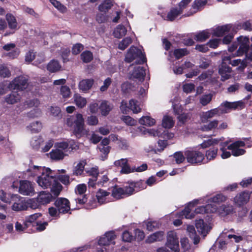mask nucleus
<instances>
[{"mask_svg":"<svg viewBox=\"0 0 252 252\" xmlns=\"http://www.w3.org/2000/svg\"><path fill=\"white\" fill-rule=\"evenodd\" d=\"M174 121L172 117L165 116L162 119V126L164 128H170L173 127L174 125Z\"/></svg>","mask_w":252,"mask_h":252,"instance_id":"3c124183","label":"nucleus"},{"mask_svg":"<svg viewBox=\"0 0 252 252\" xmlns=\"http://www.w3.org/2000/svg\"><path fill=\"white\" fill-rule=\"evenodd\" d=\"M233 210V208L232 205H223L220 207V208H217V211L221 216H225L228 214L232 213Z\"/></svg>","mask_w":252,"mask_h":252,"instance_id":"e433bc0d","label":"nucleus"},{"mask_svg":"<svg viewBox=\"0 0 252 252\" xmlns=\"http://www.w3.org/2000/svg\"><path fill=\"white\" fill-rule=\"evenodd\" d=\"M139 129L141 132V134L145 135L148 134L150 136H160L161 135V132L158 129L155 130L154 129H147L144 127H139Z\"/></svg>","mask_w":252,"mask_h":252,"instance_id":"72a5a7b5","label":"nucleus"},{"mask_svg":"<svg viewBox=\"0 0 252 252\" xmlns=\"http://www.w3.org/2000/svg\"><path fill=\"white\" fill-rule=\"evenodd\" d=\"M11 76V72L9 69L4 64H0V76L3 78L9 77Z\"/></svg>","mask_w":252,"mask_h":252,"instance_id":"5fc2aeb1","label":"nucleus"},{"mask_svg":"<svg viewBox=\"0 0 252 252\" xmlns=\"http://www.w3.org/2000/svg\"><path fill=\"white\" fill-rule=\"evenodd\" d=\"M39 203L37 201V199H34L33 198L29 199L25 201V206L26 207V210L30 208L32 209H35L38 208Z\"/></svg>","mask_w":252,"mask_h":252,"instance_id":"864d4df0","label":"nucleus"},{"mask_svg":"<svg viewBox=\"0 0 252 252\" xmlns=\"http://www.w3.org/2000/svg\"><path fill=\"white\" fill-rule=\"evenodd\" d=\"M21 97L17 92H12L4 97L5 102L8 104H14L20 101Z\"/></svg>","mask_w":252,"mask_h":252,"instance_id":"412c9836","label":"nucleus"},{"mask_svg":"<svg viewBox=\"0 0 252 252\" xmlns=\"http://www.w3.org/2000/svg\"><path fill=\"white\" fill-rule=\"evenodd\" d=\"M42 127V124L38 121L33 122L31 123L28 126V128L32 132H38L40 131Z\"/></svg>","mask_w":252,"mask_h":252,"instance_id":"8fccbe9b","label":"nucleus"},{"mask_svg":"<svg viewBox=\"0 0 252 252\" xmlns=\"http://www.w3.org/2000/svg\"><path fill=\"white\" fill-rule=\"evenodd\" d=\"M56 174L55 171L51 170L50 168H46L43 169L42 174L38 176L36 182L38 186L42 188L48 189L51 186L52 182L56 179Z\"/></svg>","mask_w":252,"mask_h":252,"instance_id":"20e7f679","label":"nucleus"},{"mask_svg":"<svg viewBox=\"0 0 252 252\" xmlns=\"http://www.w3.org/2000/svg\"><path fill=\"white\" fill-rule=\"evenodd\" d=\"M238 46L239 49L237 52V56H240L244 53H246V58L243 60L236 59L231 60V57L230 56V60H226L229 63L233 66L240 65L237 68L238 70L243 71L246 67L248 62L252 61V44L249 47V39L247 37L240 36L237 38V42L233 43L232 45L229 47L228 50L230 52H233L236 49Z\"/></svg>","mask_w":252,"mask_h":252,"instance_id":"f257e3e1","label":"nucleus"},{"mask_svg":"<svg viewBox=\"0 0 252 252\" xmlns=\"http://www.w3.org/2000/svg\"><path fill=\"white\" fill-rule=\"evenodd\" d=\"M132 42L130 37H126L121 40L118 44V48L120 50H125Z\"/></svg>","mask_w":252,"mask_h":252,"instance_id":"37998d69","label":"nucleus"},{"mask_svg":"<svg viewBox=\"0 0 252 252\" xmlns=\"http://www.w3.org/2000/svg\"><path fill=\"white\" fill-rule=\"evenodd\" d=\"M46 68L49 72L54 73L60 71L62 65L58 61L52 60L47 64Z\"/></svg>","mask_w":252,"mask_h":252,"instance_id":"7c9ffc66","label":"nucleus"},{"mask_svg":"<svg viewBox=\"0 0 252 252\" xmlns=\"http://www.w3.org/2000/svg\"><path fill=\"white\" fill-rule=\"evenodd\" d=\"M15 194L6 193L3 190H0V199L6 203H11V197Z\"/></svg>","mask_w":252,"mask_h":252,"instance_id":"603ef678","label":"nucleus"},{"mask_svg":"<svg viewBox=\"0 0 252 252\" xmlns=\"http://www.w3.org/2000/svg\"><path fill=\"white\" fill-rule=\"evenodd\" d=\"M131 188H128V185H126L123 188L115 187L112 190L111 195L115 198L119 199L131 195Z\"/></svg>","mask_w":252,"mask_h":252,"instance_id":"f8f14e48","label":"nucleus"},{"mask_svg":"<svg viewBox=\"0 0 252 252\" xmlns=\"http://www.w3.org/2000/svg\"><path fill=\"white\" fill-rule=\"evenodd\" d=\"M99 108L101 114L103 116L108 115L110 111L109 105L108 104V102L105 101H103L101 102Z\"/></svg>","mask_w":252,"mask_h":252,"instance_id":"680f3d73","label":"nucleus"},{"mask_svg":"<svg viewBox=\"0 0 252 252\" xmlns=\"http://www.w3.org/2000/svg\"><path fill=\"white\" fill-rule=\"evenodd\" d=\"M11 203H13L11 209L13 211H20L26 210L25 201H24L23 198L17 194H15L12 196Z\"/></svg>","mask_w":252,"mask_h":252,"instance_id":"dca6fc26","label":"nucleus"},{"mask_svg":"<svg viewBox=\"0 0 252 252\" xmlns=\"http://www.w3.org/2000/svg\"><path fill=\"white\" fill-rule=\"evenodd\" d=\"M127 32L126 28L122 25H119L113 32L114 36L120 38L125 36Z\"/></svg>","mask_w":252,"mask_h":252,"instance_id":"58836bf2","label":"nucleus"},{"mask_svg":"<svg viewBox=\"0 0 252 252\" xmlns=\"http://www.w3.org/2000/svg\"><path fill=\"white\" fill-rule=\"evenodd\" d=\"M188 54L189 52L186 48L177 49L174 51V55L177 59H179Z\"/></svg>","mask_w":252,"mask_h":252,"instance_id":"052dcab7","label":"nucleus"},{"mask_svg":"<svg viewBox=\"0 0 252 252\" xmlns=\"http://www.w3.org/2000/svg\"><path fill=\"white\" fill-rule=\"evenodd\" d=\"M54 198L49 192L46 191H40L36 197L37 201L39 204L45 205L52 201Z\"/></svg>","mask_w":252,"mask_h":252,"instance_id":"a211bd4d","label":"nucleus"},{"mask_svg":"<svg viewBox=\"0 0 252 252\" xmlns=\"http://www.w3.org/2000/svg\"><path fill=\"white\" fill-rule=\"evenodd\" d=\"M207 1L206 0H196L194 1L192 7L197 10H199L206 5Z\"/></svg>","mask_w":252,"mask_h":252,"instance_id":"338daca9","label":"nucleus"},{"mask_svg":"<svg viewBox=\"0 0 252 252\" xmlns=\"http://www.w3.org/2000/svg\"><path fill=\"white\" fill-rule=\"evenodd\" d=\"M139 122L142 125L151 126L155 124L156 121L150 116H143L139 119Z\"/></svg>","mask_w":252,"mask_h":252,"instance_id":"a19ab883","label":"nucleus"},{"mask_svg":"<svg viewBox=\"0 0 252 252\" xmlns=\"http://www.w3.org/2000/svg\"><path fill=\"white\" fill-rule=\"evenodd\" d=\"M216 212H217V207L209 204L206 206H199L195 210L196 214L212 213Z\"/></svg>","mask_w":252,"mask_h":252,"instance_id":"bb28decb","label":"nucleus"},{"mask_svg":"<svg viewBox=\"0 0 252 252\" xmlns=\"http://www.w3.org/2000/svg\"><path fill=\"white\" fill-rule=\"evenodd\" d=\"M34 184L29 181L21 180L20 181L19 192L22 195L32 196L35 192Z\"/></svg>","mask_w":252,"mask_h":252,"instance_id":"9d476101","label":"nucleus"},{"mask_svg":"<svg viewBox=\"0 0 252 252\" xmlns=\"http://www.w3.org/2000/svg\"><path fill=\"white\" fill-rule=\"evenodd\" d=\"M6 19L8 23L9 27L11 29H16L17 27V23L15 18L11 14H7Z\"/></svg>","mask_w":252,"mask_h":252,"instance_id":"de8ad7c7","label":"nucleus"},{"mask_svg":"<svg viewBox=\"0 0 252 252\" xmlns=\"http://www.w3.org/2000/svg\"><path fill=\"white\" fill-rule=\"evenodd\" d=\"M43 142V139L42 138L39 136H35L33 137L31 141V145L33 148L37 149L39 148V146Z\"/></svg>","mask_w":252,"mask_h":252,"instance_id":"6e6d98bb","label":"nucleus"},{"mask_svg":"<svg viewBox=\"0 0 252 252\" xmlns=\"http://www.w3.org/2000/svg\"><path fill=\"white\" fill-rule=\"evenodd\" d=\"M164 236L163 231H158L148 236L146 242L147 243H152L157 241H161L164 239Z\"/></svg>","mask_w":252,"mask_h":252,"instance_id":"c85d7f7f","label":"nucleus"},{"mask_svg":"<svg viewBox=\"0 0 252 252\" xmlns=\"http://www.w3.org/2000/svg\"><path fill=\"white\" fill-rule=\"evenodd\" d=\"M218 149L217 148L212 147L210 148L206 152L205 157L206 159L204 158L205 163L209 161L213 160L217 156L218 154Z\"/></svg>","mask_w":252,"mask_h":252,"instance_id":"4c0bfd02","label":"nucleus"},{"mask_svg":"<svg viewBox=\"0 0 252 252\" xmlns=\"http://www.w3.org/2000/svg\"><path fill=\"white\" fill-rule=\"evenodd\" d=\"M120 109L124 114H127L129 110H132L134 113H138L141 110L138 101L133 99L129 100L128 106L126 101L123 100L121 102Z\"/></svg>","mask_w":252,"mask_h":252,"instance_id":"9b49d317","label":"nucleus"},{"mask_svg":"<svg viewBox=\"0 0 252 252\" xmlns=\"http://www.w3.org/2000/svg\"><path fill=\"white\" fill-rule=\"evenodd\" d=\"M28 86V79L24 76H19L15 78L8 84V88L10 90L23 91Z\"/></svg>","mask_w":252,"mask_h":252,"instance_id":"1a4fd4ad","label":"nucleus"},{"mask_svg":"<svg viewBox=\"0 0 252 252\" xmlns=\"http://www.w3.org/2000/svg\"><path fill=\"white\" fill-rule=\"evenodd\" d=\"M49 188H50V193L54 198L60 195L63 188L62 185L57 181L56 179L52 182L51 186Z\"/></svg>","mask_w":252,"mask_h":252,"instance_id":"4be33fe9","label":"nucleus"},{"mask_svg":"<svg viewBox=\"0 0 252 252\" xmlns=\"http://www.w3.org/2000/svg\"><path fill=\"white\" fill-rule=\"evenodd\" d=\"M211 33L209 30H204L197 33L194 38L197 41L203 42L210 36Z\"/></svg>","mask_w":252,"mask_h":252,"instance_id":"473e14b6","label":"nucleus"},{"mask_svg":"<svg viewBox=\"0 0 252 252\" xmlns=\"http://www.w3.org/2000/svg\"><path fill=\"white\" fill-rule=\"evenodd\" d=\"M183 10L182 8H173L171 9L166 16V20L170 21H174L179 15L181 14Z\"/></svg>","mask_w":252,"mask_h":252,"instance_id":"2f4dec72","label":"nucleus"},{"mask_svg":"<svg viewBox=\"0 0 252 252\" xmlns=\"http://www.w3.org/2000/svg\"><path fill=\"white\" fill-rule=\"evenodd\" d=\"M60 92L62 97L64 99L69 98L71 95V90L67 86H62L60 88Z\"/></svg>","mask_w":252,"mask_h":252,"instance_id":"09e8293b","label":"nucleus"},{"mask_svg":"<svg viewBox=\"0 0 252 252\" xmlns=\"http://www.w3.org/2000/svg\"><path fill=\"white\" fill-rule=\"evenodd\" d=\"M82 60L84 63L90 62L93 59V54L88 51L83 52L81 55Z\"/></svg>","mask_w":252,"mask_h":252,"instance_id":"4d7b16f0","label":"nucleus"},{"mask_svg":"<svg viewBox=\"0 0 252 252\" xmlns=\"http://www.w3.org/2000/svg\"><path fill=\"white\" fill-rule=\"evenodd\" d=\"M50 158L54 160L63 159L67 155L60 149L55 148L49 153Z\"/></svg>","mask_w":252,"mask_h":252,"instance_id":"c756f323","label":"nucleus"},{"mask_svg":"<svg viewBox=\"0 0 252 252\" xmlns=\"http://www.w3.org/2000/svg\"><path fill=\"white\" fill-rule=\"evenodd\" d=\"M94 80L92 79H83L79 83L78 87L80 91L87 93L92 87Z\"/></svg>","mask_w":252,"mask_h":252,"instance_id":"393cba45","label":"nucleus"},{"mask_svg":"<svg viewBox=\"0 0 252 252\" xmlns=\"http://www.w3.org/2000/svg\"><path fill=\"white\" fill-rule=\"evenodd\" d=\"M243 105L244 102L242 101L232 102L225 101L221 103L218 107L203 112L200 115V120L203 123H207L209 119L227 113L230 110H235L238 107H242Z\"/></svg>","mask_w":252,"mask_h":252,"instance_id":"f03ea898","label":"nucleus"},{"mask_svg":"<svg viewBox=\"0 0 252 252\" xmlns=\"http://www.w3.org/2000/svg\"><path fill=\"white\" fill-rule=\"evenodd\" d=\"M66 124L73 127V132L77 138L87 135L89 131L85 128L84 119L81 114L77 113L75 117L70 116L66 120Z\"/></svg>","mask_w":252,"mask_h":252,"instance_id":"7ed1b4c3","label":"nucleus"},{"mask_svg":"<svg viewBox=\"0 0 252 252\" xmlns=\"http://www.w3.org/2000/svg\"><path fill=\"white\" fill-rule=\"evenodd\" d=\"M110 143V140L108 138H104L101 142V147H100V151L101 153H103L105 157L107 156L110 152L109 146H108Z\"/></svg>","mask_w":252,"mask_h":252,"instance_id":"ea45409f","label":"nucleus"},{"mask_svg":"<svg viewBox=\"0 0 252 252\" xmlns=\"http://www.w3.org/2000/svg\"><path fill=\"white\" fill-rule=\"evenodd\" d=\"M176 162L180 164L184 162L185 157L182 152H177L173 155Z\"/></svg>","mask_w":252,"mask_h":252,"instance_id":"0e129e2a","label":"nucleus"},{"mask_svg":"<svg viewBox=\"0 0 252 252\" xmlns=\"http://www.w3.org/2000/svg\"><path fill=\"white\" fill-rule=\"evenodd\" d=\"M166 246L170 249L167 250L166 248L161 247L157 249V252H179V245L178 238L176 233L172 231L167 233Z\"/></svg>","mask_w":252,"mask_h":252,"instance_id":"423d86ee","label":"nucleus"},{"mask_svg":"<svg viewBox=\"0 0 252 252\" xmlns=\"http://www.w3.org/2000/svg\"><path fill=\"white\" fill-rule=\"evenodd\" d=\"M192 204V203H190L189 205L186 207L182 211V216H185L186 219H191L194 218V214L193 213L190 214L191 209L190 206Z\"/></svg>","mask_w":252,"mask_h":252,"instance_id":"e2e57ef3","label":"nucleus"},{"mask_svg":"<svg viewBox=\"0 0 252 252\" xmlns=\"http://www.w3.org/2000/svg\"><path fill=\"white\" fill-rule=\"evenodd\" d=\"M219 121L214 120L210 121L208 124L202 126V130L205 131H208L218 128Z\"/></svg>","mask_w":252,"mask_h":252,"instance_id":"79ce46f5","label":"nucleus"},{"mask_svg":"<svg viewBox=\"0 0 252 252\" xmlns=\"http://www.w3.org/2000/svg\"><path fill=\"white\" fill-rule=\"evenodd\" d=\"M185 156H186L187 161L189 163H205L204 154L199 151L187 150L185 152Z\"/></svg>","mask_w":252,"mask_h":252,"instance_id":"0eeeda50","label":"nucleus"},{"mask_svg":"<svg viewBox=\"0 0 252 252\" xmlns=\"http://www.w3.org/2000/svg\"><path fill=\"white\" fill-rule=\"evenodd\" d=\"M109 192L103 189H99L96 193V197L99 205H101L106 202L107 197L109 196Z\"/></svg>","mask_w":252,"mask_h":252,"instance_id":"f704fd0d","label":"nucleus"},{"mask_svg":"<svg viewBox=\"0 0 252 252\" xmlns=\"http://www.w3.org/2000/svg\"><path fill=\"white\" fill-rule=\"evenodd\" d=\"M128 188H130L132 189L131 194L134 192H137L141 189H143L146 188L145 184L143 185V182H130L128 183Z\"/></svg>","mask_w":252,"mask_h":252,"instance_id":"c9c22d12","label":"nucleus"},{"mask_svg":"<svg viewBox=\"0 0 252 252\" xmlns=\"http://www.w3.org/2000/svg\"><path fill=\"white\" fill-rule=\"evenodd\" d=\"M195 226L198 232L203 236H206L210 229L209 226L205 223L202 219L196 220Z\"/></svg>","mask_w":252,"mask_h":252,"instance_id":"5701e85b","label":"nucleus"},{"mask_svg":"<svg viewBox=\"0 0 252 252\" xmlns=\"http://www.w3.org/2000/svg\"><path fill=\"white\" fill-rule=\"evenodd\" d=\"M85 164L86 162L85 161L82 160L80 161L74 167L73 174L77 176L82 175L84 172Z\"/></svg>","mask_w":252,"mask_h":252,"instance_id":"a18cd8bd","label":"nucleus"},{"mask_svg":"<svg viewBox=\"0 0 252 252\" xmlns=\"http://www.w3.org/2000/svg\"><path fill=\"white\" fill-rule=\"evenodd\" d=\"M99 10L103 13H106L110 9V0H104L98 6Z\"/></svg>","mask_w":252,"mask_h":252,"instance_id":"49530a36","label":"nucleus"},{"mask_svg":"<svg viewBox=\"0 0 252 252\" xmlns=\"http://www.w3.org/2000/svg\"><path fill=\"white\" fill-rule=\"evenodd\" d=\"M245 142L243 141H237L227 147V149L231 150L232 155L234 156H239L243 155L245 153V150L240 149V147L245 146Z\"/></svg>","mask_w":252,"mask_h":252,"instance_id":"2eb2a0df","label":"nucleus"},{"mask_svg":"<svg viewBox=\"0 0 252 252\" xmlns=\"http://www.w3.org/2000/svg\"><path fill=\"white\" fill-rule=\"evenodd\" d=\"M232 28L230 25H226L219 26L213 30V34L215 36L220 37L228 33Z\"/></svg>","mask_w":252,"mask_h":252,"instance_id":"b1692460","label":"nucleus"},{"mask_svg":"<svg viewBox=\"0 0 252 252\" xmlns=\"http://www.w3.org/2000/svg\"><path fill=\"white\" fill-rule=\"evenodd\" d=\"M125 61L128 63L135 61L136 64H141L146 62V59L141 49L132 46L126 54Z\"/></svg>","mask_w":252,"mask_h":252,"instance_id":"39448f33","label":"nucleus"},{"mask_svg":"<svg viewBox=\"0 0 252 252\" xmlns=\"http://www.w3.org/2000/svg\"><path fill=\"white\" fill-rule=\"evenodd\" d=\"M226 200V197L221 193L217 194L210 199V202L217 203L224 202Z\"/></svg>","mask_w":252,"mask_h":252,"instance_id":"bf43d9fd","label":"nucleus"},{"mask_svg":"<svg viewBox=\"0 0 252 252\" xmlns=\"http://www.w3.org/2000/svg\"><path fill=\"white\" fill-rule=\"evenodd\" d=\"M55 205L57 208L59 213L65 214L70 210L69 201L65 198H59L55 202Z\"/></svg>","mask_w":252,"mask_h":252,"instance_id":"ddd939ff","label":"nucleus"},{"mask_svg":"<svg viewBox=\"0 0 252 252\" xmlns=\"http://www.w3.org/2000/svg\"><path fill=\"white\" fill-rule=\"evenodd\" d=\"M250 197V195L248 192L243 191L234 198V202L236 205L241 206L248 202Z\"/></svg>","mask_w":252,"mask_h":252,"instance_id":"6ab92c4d","label":"nucleus"},{"mask_svg":"<svg viewBox=\"0 0 252 252\" xmlns=\"http://www.w3.org/2000/svg\"><path fill=\"white\" fill-rule=\"evenodd\" d=\"M145 74V69L140 65L133 67L132 71L129 72L130 79H137L139 81H142L144 80Z\"/></svg>","mask_w":252,"mask_h":252,"instance_id":"f3484780","label":"nucleus"},{"mask_svg":"<svg viewBox=\"0 0 252 252\" xmlns=\"http://www.w3.org/2000/svg\"><path fill=\"white\" fill-rule=\"evenodd\" d=\"M55 148L59 149L63 151L68 147V143L67 141H61L57 142L55 144Z\"/></svg>","mask_w":252,"mask_h":252,"instance_id":"774afa93","label":"nucleus"},{"mask_svg":"<svg viewBox=\"0 0 252 252\" xmlns=\"http://www.w3.org/2000/svg\"><path fill=\"white\" fill-rule=\"evenodd\" d=\"M112 146L117 148L126 150L127 148V143L126 140L119 137L118 135L111 134Z\"/></svg>","mask_w":252,"mask_h":252,"instance_id":"aec40b11","label":"nucleus"},{"mask_svg":"<svg viewBox=\"0 0 252 252\" xmlns=\"http://www.w3.org/2000/svg\"><path fill=\"white\" fill-rule=\"evenodd\" d=\"M46 168L42 166H31L27 170V173L29 177H34L36 176H39L42 174L43 169H45Z\"/></svg>","mask_w":252,"mask_h":252,"instance_id":"a878e982","label":"nucleus"},{"mask_svg":"<svg viewBox=\"0 0 252 252\" xmlns=\"http://www.w3.org/2000/svg\"><path fill=\"white\" fill-rule=\"evenodd\" d=\"M73 98L74 103L79 108H83L87 103V99L78 93L74 94Z\"/></svg>","mask_w":252,"mask_h":252,"instance_id":"cd10ccee","label":"nucleus"},{"mask_svg":"<svg viewBox=\"0 0 252 252\" xmlns=\"http://www.w3.org/2000/svg\"><path fill=\"white\" fill-rule=\"evenodd\" d=\"M87 190V186L84 184H81L77 185L75 189V192L77 195H80V197L75 199L76 203L80 204H83L86 202L87 198L86 195L84 193Z\"/></svg>","mask_w":252,"mask_h":252,"instance_id":"4468645a","label":"nucleus"},{"mask_svg":"<svg viewBox=\"0 0 252 252\" xmlns=\"http://www.w3.org/2000/svg\"><path fill=\"white\" fill-rule=\"evenodd\" d=\"M110 243V232L108 231L104 235L100 237L98 241L99 246H106L109 245Z\"/></svg>","mask_w":252,"mask_h":252,"instance_id":"c03bdc74","label":"nucleus"},{"mask_svg":"<svg viewBox=\"0 0 252 252\" xmlns=\"http://www.w3.org/2000/svg\"><path fill=\"white\" fill-rule=\"evenodd\" d=\"M109 177L108 174L102 175L97 183L98 186H106L109 184Z\"/></svg>","mask_w":252,"mask_h":252,"instance_id":"69168bd1","label":"nucleus"},{"mask_svg":"<svg viewBox=\"0 0 252 252\" xmlns=\"http://www.w3.org/2000/svg\"><path fill=\"white\" fill-rule=\"evenodd\" d=\"M213 95L211 94H204L200 98V102L203 106H206L209 104L212 99Z\"/></svg>","mask_w":252,"mask_h":252,"instance_id":"13d9d810","label":"nucleus"},{"mask_svg":"<svg viewBox=\"0 0 252 252\" xmlns=\"http://www.w3.org/2000/svg\"><path fill=\"white\" fill-rule=\"evenodd\" d=\"M226 60H230V56H223L222 63L219 66V73L221 76V80L225 81L231 77V68L227 64Z\"/></svg>","mask_w":252,"mask_h":252,"instance_id":"6e6552de","label":"nucleus"}]
</instances>
